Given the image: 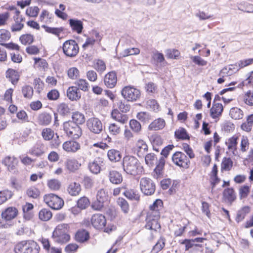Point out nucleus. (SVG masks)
I'll return each mask as SVG.
<instances>
[{"mask_svg": "<svg viewBox=\"0 0 253 253\" xmlns=\"http://www.w3.org/2000/svg\"><path fill=\"white\" fill-rule=\"evenodd\" d=\"M123 167L126 173L133 175L141 174L143 170L138 159L131 156H126L124 158Z\"/></svg>", "mask_w": 253, "mask_h": 253, "instance_id": "nucleus-1", "label": "nucleus"}, {"mask_svg": "<svg viewBox=\"0 0 253 253\" xmlns=\"http://www.w3.org/2000/svg\"><path fill=\"white\" fill-rule=\"evenodd\" d=\"M40 247L34 241L22 242L15 247V253H39Z\"/></svg>", "mask_w": 253, "mask_h": 253, "instance_id": "nucleus-2", "label": "nucleus"}, {"mask_svg": "<svg viewBox=\"0 0 253 253\" xmlns=\"http://www.w3.org/2000/svg\"><path fill=\"white\" fill-rule=\"evenodd\" d=\"M63 128L66 134L71 138L78 139L82 134L81 127L73 122H65L63 124Z\"/></svg>", "mask_w": 253, "mask_h": 253, "instance_id": "nucleus-3", "label": "nucleus"}, {"mask_svg": "<svg viewBox=\"0 0 253 253\" xmlns=\"http://www.w3.org/2000/svg\"><path fill=\"white\" fill-rule=\"evenodd\" d=\"M122 96L127 101L133 102L139 99L141 93L139 89L132 86H126L122 90Z\"/></svg>", "mask_w": 253, "mask_h": 253, "instance_id": "nucleus-4", "label": "nucleus"}, {"mask_svg": "<svg viewBox=\"0 0 253 253\" xmlns=\"http://www.w3.org/2000/svg\"><path fill=\"white\" fill-rule=\"evenodd\" d=\"M43 200L44 202L53 210H59L64 205L63 200L55 194L45 195L43 197Z\"/></svg>", "mask_w": 253, "mask_h": 253, "instance_id": "nucleus-5", "label": "nucleus"}, {"mask_svg": "<svg viewBox=\"0 0 253 253\" xmlns=\"http://www.w3.org/2000/svg\"><path fill=\"white\" fill-rule=\"evenodd\" d=\"M140 188L144 194L151 195L155 191V184L150 178L142 177L140 180Z\"/></svg>", "mask_w": 253, "mask_h": 253, "instance_id": "nucleus-6", "label": "nucleus"}, {"mask_svg": "<svg viewBox=\"0 0 253 253\" xmlns=\"http://www.w3.org/2000/svg\"><path fill=\"white\" fill-rule=\"evenodd\" d=\"M64 53L69 57H75L78 53L79 47L74 40H68L63 44Z\"/></svg>", "mask_w": 253, "mask_h": 253, "instance_id": "nucleus-7", "label": "nucleus"}, {"mask_svg": "<svg viewBox=\"0 0 253 253\" xmlns=\"http://www.w3.org/2000/svg\"><path fill=\"white\" fill-rule=\"evenodd\" d=\"M172 161L175 165L184 169H187L190 163L187 156L184 153L179 151L173 154Z\"/></svg>", "mask_w": 253, "mask_h": 253, "instance_id": "nucleus-8", "label": "nucleus"}, {"mask_svg": "<svg viewBox=\"0 0 253 253\" xmlns=\"http://www.w3.org/2000/svg\"><path fill=\"white\" fill-rule=\"evenodd\" d=\"M160 215L156 212V214L148 213L146 218V224L145 227L147 229L157 231L161 228V225L159 222Z\"/></svg>", "mask_w": 253, "mask_h": 253, "instance_id": "nucleus-9", "label": "nucleus"}, {"mask_svg": "<svg viewBox=\"0 0 253 253\" xmlns=\"http://www.w3.org/2000/svg\"><path fill=\"white\" fill-rule=\"evenodd\" d=\"M86 126L91 132L95 134H99L102 130V124L97 118L93 117L88 119L86 121Z\"/></svg>", "mask_w": 253, "mask_h": 253, "instance_id": "nucleus-10", "label": "nucleus"}, {"mask_svg": "<svg viewBox=\"0 0 253 253\" xmlns=\"http://www.w3.org/2000/svg\"><path fill=\"white\" fill-rule=\"evenodd\" d=\"M2 163L10 172L16 173L18 172V160L15 157L7 156L2 160Z\"/></svg>", "mask_w": 253, "mask_h": 253, "instance_id": "nucleus-11", "label": "nucleus"}, {"mask_svg": "<svg viewBox=\"0 0 253 253\" xmlns=\"http://www.w3.org/2000/svg\"><path fill=\"white\" fill-rule=\"evenodd\" d=\"M91 223L95 228L102 229L106 225V219L105 216L102 214H94L91 216Z\"/></svg>", "mask_w": 253, "mask_h": 253, "instance_id": "nucleus-12", "label": "nucleus"}, {"mask_svg": "<svg viewBox=\"0 0 253 253\" xmlns=\"http://www.w3.org/2000/svg\"><path fill=\"white\" fill-rule=\"evenodd\" d=\"M14 23L11 25V29L12 32L20 31L24 27L22 23L25 20V18L20 15L19 10H16V15L13 16Z\"/></svg>", "mask_w": 253, "mask_h": 253, "instance_id": "nucleus-13", "label": "nucleus"}, {"mask_svg": "<svg viewBox=\"0 0 253 253\" xmlns=\"http://www.w3.org/2000/svg\"><path fill=\"white\" fill-rule=\"evenodd\" d=\"M103 165V160L100 157L95 158L88 164V168L91 172L97 174L100 172L101 167Z\"/></svg>", "mask_w": 253, "mask_h": 253, "instance_id": "nucleus-14", "label": "nucleus"}, {"mask_svg": "<svg viewBox=\"0 0 253 253\" xmlns=\"http://www.w3.org/2000/svg\"><path fill=\"white\" fill-rule=\"evenodd\" d=\"M18 211L17 209L13 207L6 208L1 212V217L5 221H10L15 218L18 215Z\"/></svg>", "mask_w": 253, "mask_h": 253, "instance_id": "nucleus-15", "label": "nucleus"}, {"mask_svg": "<svg viewBox=\"0 0 253 253\" xmlns=\"http://www.w3.org/2000/svg\"><path fill=\"white\" fill-rule=\"evenodd\" d=\"M52 116L45 112L39 114L37 117V122L40 126H46L49 125L52 121Z\"/></svg>", "mask_w": 253, "mask_h": 253, "instance_id": "nucleus-16", "label": "nucleus"}, {"mask_svg": "<svg viewBox=\"0 0 253 253\" xmlns=\"http://www.w3.org/2000/svg\"><path fill=\"white\" fill-rule=\"evenodd\" d=\"M104 84L107 87L112 88L114 87L117 82V75L115 72H110L104 77Z\"/></svg>", "mask_w": 253, "mask_h": 253, "instance_id": "nucleus-17", "label": "nucleus"}, {"mask_svg": "<svg viewBox=\"0 0 253 253\" xmlns=\"http://www.w3.org/2000/svg\"><path fill=\"white\" fill-rule=\"evenodd\" d=\"M69 25L73 32L78 34H81L84 28L83 22L78 19H70L69 20Z\"/></svg>", "mask_w": 253, "mask_h": 253, "instance_id": "nucleus-18", "label": "nucleus"}, {"mask_svg": "<svg viewBox=\"0 0 253 253\" xmlns=\"http://www.w3.org/2000/svg\"><path fill=\"white\" fill-rule=\"evenodd\" d=\"M62 147L67 152L75 153L80 149V144L75 141H67L63 144Z\"/></svg>", "mask_w": 253, "mask_h": 253, "instance_id": "nucleus-19", "label": "nucleus"}, {"mask_svg": "<svg viewBox=\"0 0 253 253\" xmlns=\"http://www.w3.org/2000/svg\"><path fill=\"white\" fill-rule=\"evenodd\" d=\"M223 197L224 201L230 205L236 199L235 192L232 188H228L224 189L223 192Z\"/></svg>", "mask_w": 253, "mask_h": 253, "instance_id": "nucleus-20", "label": "nucleus"}, {"mask_svg": "<svg viewBox=\"0 0 253 253\" xmlns=\"http://www.w3.org/2000/svg\"><path fill=\"white\" fill-rule=\"evenodd\" d=\"M67 96L72 100H78L81 97V94L77 86H70L67 90Z\"/></svg>", "mask_w": 253, "mask_h": 253, "instance_id": "nucleus-21", "label": "nucleus"}, {"mask_svg": "<svg viewBox=\"0 0 253 253\" xmlns=\"http://www.w3.org/2000/svg\"><path fill=\"white\" fill-rule=\"evenodd\" d=\"M108 177L110 181L114 184H119L123 181L122 174L115 170H109Z\"/></svg>", "mask_w": 253, "mask_h": 253, "instance_id": "nucleus-22", "label": "nucleus"}, {"mask_svg": "<svg viewBox=\"0 0 253 253\" xmlns=\"http://www.w3.org/2000/svg\"><path fill=\"white\" fill-rule=\"evenodd\" d=\"M136 151L137 156L142 157L148 151V146L143 140H138L136 144Z\"/></svg>", "mask_w": 253, "mask_h": 253, "instance_id": "nucleus-23", "label": "nucleus"}, {"mask_svg": "<svg viewBox=\"0 0 253 253\" xmlns=\"http://www.w3.org/2000/svg\"><path fill=\"white\" fill-rule=\"evenodd\" d=\"M253 63V58L239 61L236 64L231 65L229 70L234 69V72L238 71L240 69L250 65Z\"/></svg>", "mask_w": 253, "mask_h": 253, "instance_id": "nucleus-24", "label": "nucleus"}, {"mask_svg": "<svg viewBox=\"0 0 253 253\" xmlns=\"http://www.w3.org/2000/svg\"><path fill=\"white\" fill-rule=\"evenodd\" d=\"M111 116L113 119L122 124L126 123L128 120L127 115L121 113L117 109L112 111Z\"/></svg>", "mask_w": 253, "mask_h": 253, "instance_id": "nucleus-25", "label": "nucleus"}, {"mask_svg": "<svg viewBox=\"0 0 253 253\" xmlns=\"http://www.w3.org/2000/svg\"><path fill=\"white\" fill-rule=\"evenodd\" d=\"M166 123L164 119L158 118L152 122L148 126L149 130H157L163 128Z\"/></svg>", "mask_w": 253, "mask_h": 253, "instance_id": "nucleus-26", "label": "nucleus"}, {"mask_svg": "<svg viewBox=\"0 0 253 253\" xmlns=\"http://www.w3.org/2000/svg\"><path fill=\"white\" fill-rule=\"evenodd\" d=\"M222 111L223 106L222 104L214 103L210 110L211 116L214 119L217 118L221 115Z\"/></svg>", "mask_w": 253, "mask_h": 253, "instance_id": "nucleus-27", "label": "nucleus"}, {"mask_svg": "<svg viewBox=\"0 0 253 253\" xmlns=\"http://www.w3.org/2000/svg\"><path fill=\"white\" fill-rule=\"evenodd\" d=\"M163 202L160 199H157L152 205L150 206V211L148 213H152L153 215L156 214V212L160 214V210L162 209Z\"/></svg>", "mask_w": 253, "mask_h": 253, "instance_id": "nucleus-28", "label": "nucleus"}, {"mask_svg": "<svg viewBox=\"0 0 253 253\" xmlns=\"http://www.w3.org/2000/svg\"><path fill=\"white\" fill-rule=\"evenodd\" d=\"M251 211V208L248 206H245L242 207L240 210L238 211L236 220L237 222H239L242 221Z\"/></svg>", "mask_w": 253, "mask_h": 253, "instance_id": "nucleus-29", "label": "nucleus"}, {"mask_svg": "<svg viewBox=\"0 0 253 253\" xmlns=\"http://www.w3.org/2000/svg\"><path fill=\"white\" fill-rule=\"evenodd\" d=\"M6 77L8 78L13 84H16L19 80V75L18 73L11 69H9L6 72Z\"/></svg>", "mask_w": 253, "mask_h": 253, "instance_id": "nucleus-30", "label": "nucleus"}, {"mask_svg": "<svg viewBox=\"0 0 253 253\" xmlns=\"http://www.w3.org/2000/svg\"><path fill=\"white\" fill-rule=\"evenodd\" d=\"M81 191V187L79 183H71L68 188L69 193L73 196L78 195Z\"/></svg>", "mask_w": 253, "mask_h": 253, "instance_id": "nucleus-31", "label": "nucleus"}, {"mask_svg": "<svg viewBox=\"0 0 253 253\" xmlns=\"http://www.w3.org/2000/svg\"><path fill=\"white\" fill-rule=\"evenodd\" d=\"M107 156L109 159L114 162L119 161L122 158L121 153L116 150L111 149L108 151Z\"/></svg>", "mask_w": 253, "mask_h": 253, "instance_id": "nucleus-32", "label": "nucleus"}, {"mask_svg": "<svg viewBox=\"0 0 253 253\" xmlns=\"http://www.w3.org/2000/svg\"><path fill=\"white\" fill-rule=\"evenodd\" d=\"M89 237V233L84 230L78 231L75 235L76 241L80 243L86 241Z\"/></svg>", "mask_w": 253, "mask_h": 253, "instance_id": "nucleus-33", "label": "nucleus"}, {"mask_svg": "<svg viewBox=\"0 0 253 253\" xmlns=\"http://www.w3.org/2000/svg\"><path fill=\"white\" fill-rule=\"evenodd\" d=\"M124 194L127 198L131 200L138 201L140 199L138 192L133 189H127L124 192Z\"/></svg>", "mask_w": 253, "mask_h": 253, "instance_id": "nucleus-34", "label": "nucleus"}, {"mask_svg": "<svg viewBox=\"0 0 253 253\" xmlns=\"http://www.w3.org/2000/svg\"><path fill=\"white\" fill-rule=\"evenodd\" d=\"M52 238L54 241L59 244H64L70 240V236L68 234H52Z\"/></svg>", "mask_w": 253, "mask_h": 253, "instance_id": "nucleus-35", "label": "nucleus"}, {"mask_svg": "<svg viewBox=\"0 0 253 253\" xmlns=\"http://www.w3.org/2000/svg\"><path fill=\"white\" fill-rule=\"evenodd\" d=\"M65 165L67 169L71 171L78 169L81 166V164L74 159H68L65 163Z\"/></svg>", "mask_w": 253, "mask_h": 253, "instance_id": "nucleus-36", "label": "nucleus"}, {"mask_svg": "<svg viewBox=\"0 0 253 253\" xmlns=\"http://www.w3.org/2000/svg\"><path fill=\"white\" fill-rule=\"evenodd\" d=\"M42 27L46 32L53 34L58 37H59L60 34L64 31L63 27H49L44 25H42Z\"/></svg>", "mask_w": 253, "mask_h": 253, "instance_id": "nucleus-37", "label": "nucleus"}, {"mask_svg": "<svg viewBox=\"0 0 253 253\" xmlns=\"http://www.w3.org/2000/svg\"><path fill=\"white\" fill-rule=\"evenodd\" d=\"M48 188L53 191L59 190L61 186L60 181L57 179H50L47 181V183Z\"/></svg>", "mask_w": 253, "mask_h": 253, "instance_id": "nucleus-38", "label": "nucleus"}, {"mask_svg": "<svg viewBox=\"0 0 253 253\" xmlns=\"http://www.w3.org/2000/svg\"><path fill=\"white\" fill-rule=\"evenodd\" d=\"M230 117L235 120L241 119L243 117V111L238 108H232L230 109L229 113Z\"/></svg>", "mask_w": 253, "mask_h": 253, "instance_id": "nucleus-39", "label": "nucleus"}, {"mask_svg": "<svg viewBox=\"0 0 253 253\" xmlns=\"http://www.w3.org/2000/svg\"><path fill=\"white\" fill-rule=\"evenodd\" d=\"M69 228V226L68 224H60L56 226L52 234H68Z\"/></svg>", "mask_w": 253, "mask_h": 253, "instance_id": "nucleus-40", "label": "nucleus"}, {"mask_svg": "<svg viewBox=\"0 0 253 253\" xmlns=\"http://www.w3.org/2000/svg\"><path fill=\"white\" fill-rule=\"evenodd\" d=\"M51 212L48 209H43L41 210L39 213V216L41 220L47 221L52 217Z\"/></svg>", "mask_w": 253, "mask_h": 253, "instance_id": "nucleus-41", "label": "nucleus"}, {"mask_svg": "<svg viewBox=\"0 0 253 253\" xmlns=\"http://www.w3.org/2000/svg\"><path fill=\"white\" fill-rule=\"evenodd\" d=\"M72 119L73 122L77 124V125H82L85 122V117L84 115L79 112H76L73 113L72 115Z\"/></svg>", "mask_w": 253, "mask_h": 253, "instance_id": "nucleus-42", "label": "nucleus"}, {"mask_svg": "<svg viewBox=\"0 0 253 253\" xmlns=\"http://www.w3.org/2000/svg\"><path fill=\"white\" fill-rule=\"evenodd\" d=\"M42 135L45 140L49 141L53 138L54 132L50 128H44L42 130Z\"/></svg>", "mask_w": 253, "mask_h": 253, "instance_id": "nucleus-43", "label": "nucleus"}, {"mask_svg": "<svg viewBox=\"0 0 253 253\" xmlns=\"http://www.w3.org/2000/svg\"><path fill=\"white\" fill-rule=\"evenodd\" d=\"M30 153L36 156L42 155L43 153V146L41 144H36L30 150Z\"/></svg>", "mask_w": 253, "mask_h": 253, "instance_id": "nucleus-44", "label": "nucleus"}, {"mask_svg": "<svg viewBox=\"0 0 253 253\" xmlns=\"http://www.w3.org/2000/svg\"><path fill=\"white\" fill-rule=\"evenodd\" d=\"M75 84L78 86V89L84 91H87L88 90L89 84L85 80L80 79L75 82Z\"/></svg>", "mask_w": 253, "mask_h": 253, "instance_id": "nucleus-45", "label": "nucleus"}, {"mask_svg": "<svg viewBox=\"0 0 253 253\" xmlns=\"http://www.w3.org/2000/svg\"><path fill=\"white\" fill-rule=\"evenodd\" d=\"M165 159L164 157H162L159 161L158 164L157 165L156 168L154 169V171L156 172L158 176L162 174V171L164 169L165 165Z\"/></svg>", "mask_w": 253, "mask_h": 253, "instance_id": "nucleus-46", "label": "nucleus"}, {"mask_svg": "<svg viewBox=\"0 0 253 253\" xmlns=\"http://www.w3.org/2000/svg\"><path fill=\"white\" fill-rule=\"evenodd\" d=\"M165 240L164 238H161L153 247L152 252L154 253H158L161 251L165 247Z\"/></svg>", "mask_w": 253, "mask_h": 253, "instance_id": "nucleus-47", "label": "nucleus"}, {"mask_svg": "<svg viewBox=\"0 0 253 253\" xmlns=\"http://www.w3.org/2000/svg\"><path fill=\"white\" fill-rule=\"evenodd\" d=\"M175 136L176 138L179 139H188L189 136L186 132V130L182 127H180L175 132Z\"/></svg>", "mask_w": 253, "mask_h": 253, "instance_id": "nucleus-48", "label": "nucleus"}, {"mask_svg": "<svg viewBox=\"0 0 253 253\" xmlns=\"http://www.w3.org/2000/svg\"><path fill=\"white\" fill-rule=\"evenodd\" d=\"M12 193L8 190L0 191V205L6 202L8 199L11 198Z\"/></svg>", "mask_w": 253, "mask_h": 253, "instance_id": "nucleus-49", "label": "nucleus"}, {"mask_svg": "<svg viewBox=\"0 0 253 253\" xmlns=\"http://www.w3.org/2000/svg\"><path fill=\"white\" fill-rule=\"evenodd\" d=\"M117 203L124 213H126L128 212L129 210V205L125 199L119 198Z\"/></svg>", "mask_w": 253, "mask_h": 253, "instance_id": "nucleus-50", "label": "nucleus"}, {"mask_svg": "<svg viewBox=\"0 0 253 253\" xmlns=\"http://www.w3.org/2000/svg\"><path fill=\"white\" fill-rule=\"evenodd\" d=\"M108 129L110 134L113 135H116L121 131L120 126L115 123L110 124L108 126Z\"/></svg>", "mask_w": 253, "mask_h": 253, "instance_id": "nucleus-51", "label": "nucleus"}, {"mask_svg": "<svg viewBox=\"0 0 253 253\" xmlns=\"http://www.w3.org/2000/svg\"><path fill=\"white\" fill-rule=\"evenodd\" d=\"M243 100L247 105L253 106V91H247L244 96Z\"/></svg>", "mask_w": 253, "mask_h": 253, "instance_id": "nucleus-52", "label": "nucleus"}, {"mask_svg": "<svg viewBox=\"0 0 253 253\" xmlns=\"http://www.w3.org/2000/svg\"><path fill=\"white\" fill-rule=\"evenodd\" d=\"M129 126L131 129L136 133H139L141 130V126L139 122L136 120H131L129 122Z\"/></svg>", "mask_w": 253, "mask_h": 253, "instance_id": "nucleus-53", "label": "nucleus"}, {"mask_svg": "<svg viewBox=\"0 0 253 253\" xmlns=\"http://www.w3.org/2000/svg\"><path fill=\"white\" fill-rule=\"evenodd\" d=\"M26 193L28 197L34 199L37 198L40 194V191L35 187L28 188Z\"/></svg>", "mask_w": 253, "mask_h": 253, "instance_id": "nucleus-54", "label": "nucleus"}, {"mask_svg": "<svg viewBox=\"0 0 253 253\" xmlns=\"http://www.w3.org/2000/svg\"><path fill=\"white\" fill-rule=\"evenodd\" d=\"M90 202L88 199L86 197H84L80 198L78 201V207L80 210L86 209L89 205Z\"/></svg>", "mask_w": 253, "mask_h": 253, "instance_id": "nucleus-55", "label": "nucleus"}, {"mask_svg": "<svg viewBox=\"0 0 253 253\" xmlns=\"http://www.w3.org/2000/svg\"><path fill=\"white\" fill-rule=\"evenodd\" d=\"M22 92L24 97L31 98L33 94V89L30 85H25L22 87Z\"/></svg>", "mask_w": 253, "mask_h": 253, "instance_id": "nucleus-56", "label": "nucleus"}, {"mask_svg": "<svg viewBox=\"0 0 253 253\" xmlns=\"http://www.w3.org/2000/svg\"><path fill=\"white\" fill-rule=\"evenodd\" d=\"M137 118L141 122L147 123L151 120V116L147 112H141L137 114Z\"/></svg>", "mask_w": 253, "mask_h": 253, "instance_id": "nucleus-57", "label": "nucleus"}, {"mask_svg": "<svg viewBox=\"0 0 253 253\" xmlns=\"http://www.w3.org/2000/svg\"><path fill=\"white\" fill-rule=\"evenodd\" d=\"M146 107L152 109L155 112H157L159 109V105L155 99H149L146 102Z\"/></svg>", "mask_w": 253, "mask_h": 253, "instance_id": "nucleus-58", "label": "nucleus"}, {"mask_svg": "<svg viewBox=\"0 0 253 253\" xmlns=\"http://www.w3.org/2000/svg\"><path fill=\"white\" fill-rule=\"evenodd\" d=\"M140 53L139 49L137 48H127L125 49L122 53V55L124 57L132 55H137Z\"/></svg>", "mask_w": 253, "mask_h": 253, "instance_id": "nucleus-59", "label": "nucleus"}, {"mask_svg": "<svg viewBox=\"0 0 253 253\" xmlns=\"http://www.w3.org/2000/svg\"><path fill=\"white\" fill-rule=\"evenodd\" d=\"M167 58L170 59H176L180 55V52L176 49H167L165 51Z\"/></svg>", "mask_w": 253, "mask_h": 253, "instance_id": "nucleus-60", "label": "nucleus"}, {"mask_svg": "<svg viewBox=\"0 0 253 253\" xmlns=\"http://www.w3.org/2000/svg\"><path fill=\"white\" fill-rule=\"evenodd\" d=\"M20 40L23 44H30L33 42L34 38L31 34L23 35L20 37Z\"/></svg>", "mask_w": 253, "mask_h": 253, "instance_id": "nucleus-61", "label": "nucleus"}, {"mask_svg": "<svg viewBox=\"0 0 253 253\" xmlns=\"http://www.w3.org/2000/svg\"><path fill=\"white\" fill-rule=\"evenodd\" d=\"M250 191V187L247 185H244L241 186L239 189V196L240 199L246 198Z\"/></svg>", "mask_w": 253, "mask_h": 253, "instance_id": "nucleus-62", "label": "nucleus"}, {"mask_svg": "<svg viewBox=\"0 0 253 253\" xmlns=\"http://www.w3.org/2000/svg\"><path fill=\"white\" fill-rule=\"evenodd\" d=\"M96 198L97 200H100L103 202H106L108 200V194L105 190L103 189L99 190L97 193Z\"/></svg>", "mask_w": 253, "mask_h": 253, "instance_id": "nucleus-63", "label": "nucleus"}, {"mask_svg": "<svg viewBox=\"0 0 253 253\" xmlns=\"http://www.w3.org/2000/svg\"><path fill=\"white\" fill-rule=\"evenodd\" d=\"M94 68L98 72H103L106 69V65L103 61L97 60L94 63Z\"/></svg>", "mask_w": 253, "mask_h": 253, "instance_id": "nucleus-64", "label": "nucleus"}]
</instances>
